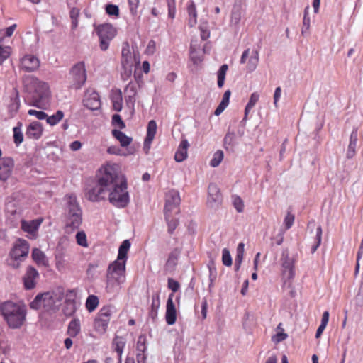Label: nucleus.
<instances>
[{
  "label": "nucleus",
  "instance_id": "f257e3e1",
  "mask_svg": "<svg viewBox=\"0 0 363 363\" xmlns=\"http://www.w3.org/2000/svg\"><path fill=\"white\" fill-rule=\"evenodd\" d=\"M110 179H112L108 186L107 200L113 206L123 208L130 203V195L128 191V182L122 174L120 166L112 163Z\"/></svg>",
  "mask_w": 363,
  "mask_h": 363
},
{
  "label": "nucleus",
  "instance_id": "f03ea898",
  "mask_svg": "<svg viewBox=\"0 0 363 363\" xmlns=\"http://www.w3.org/2000/svg\"><path fill=\"white\" fill-rule=\"evenodd\" d=\"M23 84L26 101L30 106L43 108L48 104L50 91L47 82L29 75L23 77Z\"/></svg>",
  "mask_w": 363,
  "mask_h": 363
},
{
  "label": "nucleus",
  "instance_id": "7ed1b4c3",
  "mask_svg": "<svg viewBox=\"0 0 363 363\" xmlns=\"http://www.w3.org/2000/svg\"><path fill=\"white\" fill-rule=\"evenodd\" d=\"M112 163L102 165L96 176L95 183L86 189L85 197L89 201L101 202L107 199L108 186L112 181L110 179Z\"/></svg>",
  "mask_w": 363,
  "mask_h": 363
},
{
  "label": "nucleus",
  "instance_id": "20e7f679",
  "mask_svg": "<svg viewBox=\"0 0 363 363\" xmlns=\"http://www.w3.org/2000/svg\"><path fill=\"white\" fill-rule=\"evenodd\" d=\"M0 313L10 328L17 329L26 321L27 311L23 303L6 301L0 304Z\"/></svg>",
  "mask_w": 363,
  "mask_h": 363
},
{
  "label": "nucleus",
  "instance_id": "39448f33",
  "mask_svg": "<svg viewBox=\"0 0 363 363\" xmlns=\"http://www.w3.org/2000/svg\"><path fill=\"white\" fill-rule=\"evenodd\" d=\"M65 231L71 234L78 230L82 223V210L76 195L71 194L65 196Z\"/></svg>",
  "mask_w": 363,
  "mask_h": 363
},
{
  "label": "nucleus",
  "instance_id": "423d86ee",
  "mask_svg": "<svg viewBox=\"0 0 363 363\" xmlns=\"http://www.w3.org/2000/svg\"><path fill=\"white\" fill-rule=\"evenodd\" d=\"M63 298V289L57 288L52 291L38 294L30 302V307L35 310L43 308L45 311H55L61 306Z\"/></svg>",
  "mask_w": 363,
  "mask_h": 363
},
{
  "label": "nucleus",
  "instance_id": "0eeeda50",
  "mask_svg": "<svg viewBox=\"0 0 363 363\" xmlns=\"http://www.w3.org/2000/svg\"><path fill=\"white\" fill-rule=\"evenodd\" d=\"M125 268L123 264H113L108 266L106 274V291L110 294H117L121 284L125 281Z\"/></svg>",
  "mask_w": 363,
  "mask_h": 363
},
{
  "label": "nucleus",
  "instance_id": "6e6552de",
  "mask_svg": "<svg viewBox=\"0 0 363 363\" xmlns=\"http://www.w3.org/2000/svg\"><path fill=\"white\" fill-rule=\"evenodd\" d=\"M140 63V57L138 47H123L122 50L121 64L123 80H128L133 72V67H136Z\"/></svg>",
  "mask_w": 363,
  "mask_h": 363
},
{
  "label": "nucleus",
  "instance_id": "1a4fd4ad",
  "mask_svg": "<svg viewBox=\"0 0 363 363\" xmlns=\"http://www.w3.org/2000/svg\"><path fill=\"white\" fill-rule=\"evenodd\" d=\"M69 88L74 89H81L86 81V72L83 62L75 64L69 71Z\"/></svg>",
  "mask_w": 363,
  "mask_h": 363
},
{
  "label": "nucleus",
  "instance_id": "9d476101",
  "mask_svg": "<svg viewBox=\"0 0 363 363\" xmlns=\"http://www.w3.org/2000/svg\"><path fill=\"white\" fill-rule=\"evenodd\" d=\"M95 30L100 40L101 45H108L109 42L116 36V30L110 23L99 25Z\"/></svg>",
  "mask_w": 363,
  "mask_h": 363
},
{
  "label": "nucleus",
  "instance_id": "9b49d317",
  "mask_svg": "<svg viewBox=\"0 0 363 363\" xmlns=\"http://www.w3.org/2000/svg\"><path fill=\"white\" fill-rule=\"evenodd\" d=\"M179 193L176 190H170L166 194V201L164 208V213H179L180 204Z\"/></svg>",
  "mask_w": 363,
  "mask_h": 363
},
{
  "label": "nucleus",
  "instance_id": "f8f14e48",
  "mask_svg": "<svg viewBox=\"0 0 363 363\" xmlns=\"http://www.w3.org/2000/svg\"><path fill=\"white\" fill-rule=\"evenodd\" d=\"M222 202L223 196L219 188L215 184H210L208 188L207 206L212 209H216Z\"/></svg>",
  "mask_w": 363,
  "mask_h": 363
},
{
  "label": "nucleus",
  "instance_id": "ddd939ff",
  "mask_svg": "<svg viewBox=\"0 0 363 363\" xmlns=\"http://www.w3.org/2000/svg\"><path fill=\"white\" fill-rule=\"evenodd\" d=\"M29 252V244L23 239H18L10 252V256L16 261H22Z\"/></svg>",
  "mask_w": 363,
  "mask_h": 363
},
{
  "label": "nucleus",
  "instance_id": "4468645a",
  "mask_svg": "<svg viewBox=\"0 0 363 363\" xmlns=\"http://www.w3.org/2000/svg\"><path fill=\"white\" fill-rule=\"evenodd\" d=\"M281 262L282 275L287 279H291L294 276V260L289 257V251L285 250L281 253Z\"/></svg>",
  "mask_w": 363,
  "mask_h": 363
},
{
  "label": "nucleus",
  "instance_id": "2eb2a0df",
  "mask_svg": "<svg viewBox=\"0 0 363 363\" xmlns=\"http://www.w3.org/2000/svg\"><path fill=\"white\" fill-rule=\"evenodd\" d=\"M39 273L36 269L32 266H28L23 277L24 288L26 290L34 289L36 286L37 280L39 279Z\"/></svg>",
  "mask_w": 363,
  "mask_h": 363
},
{
  "label": "nucleus",
  "instance_id": "dca6fc26",
  "mask_svg": "<svg viewBox=\"0 0 363 363\" xmlns=\"http://www.w3.org/2000/svg\"><path fill=\"white\" fill-rule=\"evenodd\" d=\"M247 58H249L248 69L250 71L255 70L259 61V52L255 47L252 49L248 48L244 51L240 59V62L242 64L245 63Z\"/></svg>",
  "mask_w": 363,
  "mask_h": 363
},
{
  "label": "nucleus",
  "instance_id": "f3484780",
  "mask_svg": "<svg viewBox=\"0 0 363 363\" xmlns=\"http://www.w3.org/2000/svg\"><path fill=\"white\" fill-rule=\"evenodd\" d=\"M14 162L12 158H2L0 162V181L6 182L11 177Z\"/></svg>",
  "mask_w": 363,
  "mask_h": 363
},
{
  "label": "nucleus",
  "instance_id": "a211bd4d",
  "mask_svg": "<svg viewBox=\"0 0 363 363\" xmlns=\"http://www.w3.org/2000/svg\"><path fill=\"white\" fill-rule=\"evenodd\" d=\"M40 67L39 59L33 55H26L21 60V67L26 72L36 71Z\"/></svg>",
  "mask_w": 363,
  "mask_h": 363
},
{
  "label": "nucleus",
  "instance_id": "6ab92c4d",
  "mask_svg": "<svg viewBox=\"0 0 363 363\" xmlns=\"http://www.w3.org/2000/svg\"><path fill=\"white\" fill-rule=\"evenodd\" d=\"M83 103L86 108L91 110H97L101 106L99 96L94 91H86Z\"/></svg>",
  "mask_w": 363,
  "mask_h": 363
},
{
  "label": "nucleus",
  "instance_id": "aec40b11",
  "mask_svg": "<svg viewBox=\"0 0 363 363\" xmlns=\"http://www.w3.org/2000/svg\"><path fill=\"white\" fill-rule=\"evenodd\" d=\"M125 100L127 106L129 108L134 109L135 103V96L138 92V84L136 82H130L125 86Z\"/></svg>",
  "mask_w": 363,
  "mask_h": 363
},
{
  "label": "nucleus",
  "instance_id": "412c9836",
  "mask_svg": "<svg viewBox=\"0 0 363 363\" xmlns=\"http://www.w3.org/2000/svg\"><path fill=\"white\" fill-rule=\"evenodd\" d=\"M173 297L174 294H170L167 301L165 319L167 323L169 325L174 324L177 320V311L173 302Z\"/></svg>",
  "mask_w": 363,
  "mask_h": 363
},
{
  "label": "nucleus",
  "instance_id": "4be33fe9",
  "mask_svg": "<svg viewBox=\"0 0 363 363\" xmlns=\"http://www.w3.org/2000/svg\"><path fill=\"white\" fill-rule=\"evenodd\" d=\"M43 132L42 124L38 121H33L27 127L26 135L28 138L38 140L41 138Z\"/></svg>",
  "mask_w": 363,
  "mask_h": 363
},
{
  "label": "nucleus",
  "instance_id": "5701e85b",
  "mask_svg": "<svg viewBox=\"0 0 363 363\" xmlns=\"http://www.w3.org/2000/svg\"><path fill=\"white\" fill-rule=\"evenodd\" d=\"M206 51L202 47H190L189 57L193 65L197 67L203 61Z\"/></svg>",
  "mask_w": 363,
  "mask_h": 363
},
{
  "label": "nucleus",
  "instance_id": "b1692460",
  "mask_svg": "<svg viewBox=\"0 0 363 363\" xmlns=\"http://www.w3.org/2000/svg\"><path fill=\"white\" fill-rule=\"evenodd\" d=\"M130 247V242L128 240H124L122 244L120 245L118 249V254L117 259L115 260L112 264H123L125 268V262L127 259V253Z\"/></svg>",
  "mask_w": 363,
  "mask_h": 363
},
{
  "label": "nucleus",
  "instance_id": "393cba45",
  "mask_svg": "<svg viewBox=\"0 0 363 363\" xmlns=\"http://www.w3.org/2000/svg\"><path fill=\"white\" fill-rule=\"evenodd\" d=\"M42 221V219H35L30 221L22 220L21 228L23 231L35 237Z\"/></svg>",
  "mask_w": 363,
  "mask_h": 363
},
{
  "label": "nucleus",
  "instance_id": "a878e982",
  "mask_svg": "<svg viewBox=\"0 0 363 363\" xmlns=\"http://www.w3.org/2000/svg\"><path fill=\"white\" fill-rule=\"evenodd\" d=\"M189 143L186 138H183L175 152L174 159L177 162H182L185 160L188 156V148Z\"/></svg>",
  "mask_w": 363,
  "mask_h": 363
},
{
  "label": "nucleus",
  "instance_id": "bb28decb",
  "mask_svg": "<svg viewBox=\"0 0 363 363\" xmlns=\"http://www.w3.org/2000/svg\"><path fill=\"white\" fill-rule=\"evenodd\" d=\"M80 332V320L78 318H74L68 324L67 333L70 337H75Z\"/></svg>",
  "mask_w": 363,
  "mask_h": 363
},
{
  "label": "nucleus",
  "instance_id": "cd10ccee",
  "mask_svg": "<svg viewBox=\"0 0 363 363\" xmlns=\"http://www.w3.org/2000/svg\"><path fill=\"white\" fill-rule=\"evenodd\" d=\"M32 258L33 261L39 266H48V260L45 253L38 248H35L33 250Z\"/></svg>",
  "mask_w": 363,
  "mask_h": 363
},
{
  "label": "nucleus",
  "instance_id": "c85d7f7f",
  "mask_svg": "<svg viewBox=\"0 0 363 363\" xmlns=\"http://www.w3.org/2000/svg\"><path fill=\"white\" fill-rule=\"evenodd\" d=\"M112 135L117 140L119 141L122 147H126L132 142V138L127 136L124 133L119 130L113 129L112 130Z\"/></svg>",
  "mask_w": 363,
  "mask_h": 363
},
{
  "label": "nucleus",
  "instance_id": "c756f323",
  "mask_svg": "<svg viewBox=\"0 0 363 363\" xmlns=\"http://www.w3.org/2000/svg\"><path fill=\"white\" fill-rule=\"evenodd\" d=\"M242 18V9L240 6H234L231 11L230 25L238 26Z\"/></svg>",
  "mask_w": 363,
  "mask_h": 363
},
{
  "label": "nucleus",
  "instance_id": "7c9ffc66",
  "mask_svg": "<svg viewBox=\"0 0 363 363\" xmlns=\"http://www.w3.org/2000/svg\"><path fill=\"white\" fill-rule=\"evenodd\" d=\"M259 94L257 92H253L250 97L249 101L245 108V116L242 122H245L247 120V116L252 108L255 106L256 103L259 101Z\"/></svg>",
  "mask_w": 363,
  "mask_h": 363
},
{
  "label": "nucleus",
  "instance_id": "2f4dec72",
  "mask_svg": "<svg viewBox=\"0 0 363 363\" xmlns=\"http://www.w3.org/2000/svg\"><path fill=\"white\" fill-rule=\"evenodd\" d=\"M111 101L115 111H121L123 108L122 92L120 89L114 92L111 96Z\"/></svg>",
  "mask_w": 363,
  "mask_h": 363
},
{
  "label": "nucleus",
  "instance_id": "473e14b6",
  "mask_svg": "<svg viewBox=\"0 0 363 363\" xmlns=\"http://www.w3.org/2000/svg\"><path fill=\"white\" fill-rule=\"evenodd\" d=\"M164 218L167 225V231L169 234H172L179 224V220L173 218L174 213H164Z\"/></svg>",
  "mask_w": 363,
  "mask_h": 363
},
{
  "label": "nucleus",
  "instance_id": "72a5a7b5",
  "mask_svg": "<svg viewBox=\"0 0 363 363\" xmlns=\"http://www.w3.org/2000/svg\"><path fill=\"white\" fill-rule=\"evenodd\" d=\"M20 107V99L18 91L14 89L13 95L11 97V104L9 105V111L11 115L16 113Z\"/></svg>",
  "mask_w": 363,
  "mask_h": 363
},
{
  "label": "nucleus",
  "instance_id": "f704fd0d",
  "mask_svg": "<svg viewBox=\"0 0 363 363\" xmlns=\"http://www.w3.org/2000/svg\"><path fill=\"white\" fill-rule=\"evenodd\" d=\"M23 124L21 122H18L17 125L13 128V142L16 146H18L23 141V135L22 132Z\"/></svg>",
  "mask_w": 363,
  "mask_h": 363
},
{
  "label": "nucleus",
  "instance_id": "c9c22d12",
  "mask_svg": "<svg viewBox=\"0 0 363 363\" xmlns=\"http://www.w3.org/2000/svg\"><path fill=\"white\" fill-rule=\"evenodd\" d=\"M187 11L189 16V25L193 27L196 23L197 13L196 5L194 1H191L187 6Z\"/></svg>",
  "mask_w": 363,
  "mask_h": 363
},
{
  "label": "nucleus",
  "instance_id": "e433bc0d",
  "mask_svg": "<svg viewBox=\"0 0 363 363\" xmlns=\"http://www.w3.org/2000/svg\"><path fill=\"white\" fill-rule=\"evenodd\" d=\"M160 306V294H155L152 296V303L150 315L152 318L157 315L158 309Z\"/></svg>",
  "mask_w": 363,
  "mask_h": 363
},
{
  "label": "nucleus",
  "instance_id": "4c0bfd02",
  "mask_svg": "<svg viewBox=\"0 0 363 363\" xmlns=\"http://www.w3.org/2000/svg\"><path fill=\"white\" fill-rule=\"evenodd\" d=\"M64 113L58 110L55 114L48 116L47 115V118H45L46 122L51 126H54L59 123V122L63 118Z\"/></svg>",
  "mask_w": 363,
  "mask_h": 363
},
{
  "label": "nucleus",
  "instance_id": "58836bf2",
  "mask_svg": "<svg viewBox=\"0 0 363 363\" xmlns=\"http://www.w3.org/2000/svg\"><path fill=\"white\" fill-rule=\"evenodd\" d=\"M109 322L106 320L101 319L99 317H96L94 323V326L96 331L102 333L106 330Z\"/></svg>",
  "mask_w": 363,
  "mask_h": 363
},
{
  "label": "nucleus",
  "instance_id": "ea45409f",
  "mask_svg": "<svg viewBox=\"0 0 363 363\" xmlns=\"http://www.w3.org/2000/svg\"><path fill=\"white\" fill-rule=\"evenodd\" d=\"M228 69V66L227 65H223L218 69L217 72V77H218V86L219 88L223 87L225 79V75L226 72Z\"/></svg>",
  "mask_w": 363,
  "mask_h": 363
},
{
  "label": "nucleus",
  "instance_id": "a19ab883",
  "mask_svg": "<svg viewBox=\"0 0 363 363\" xmlns=\"http://www.w3.org/2000/svg\"><path fill=\"white\" fill-rule=\"evenodd\" d=\"M99 305V299L96 296L90 295L88 296L86 301V309L91 312L94 311Z\"/></svg>",
  "mask_w": 363,
  "mask_h": 363
},
{
  "label": "nucleus",
  "instance_id": "79ce46f5",
  "mask_svg": "<svg viewBox=\"0 0 363 363\" xmlns=\"http://www.w3.org/2000/svg\"><path fill=\"white\" fill-rule=\"evenodd\" d=\"M112 313L113 308L111 306H104L100 309L96 316L110 322Z\"/></svg>",
  "mask_w": 363,
  "mask_h": 363
},
{
  "label": "nucleus",
  "instance_id": "37998d69",
  "mask_svg": "<svg viewBox=\"0 0 363 363\" xmlns=\"http://www.w3.org/2000/svg\"><path fill=\"white\" fill-rule=\"evenodd\" d=\"M115 350L118 356H122L123 348L125 345L124 339L121 337H116L113 341Z\"/></svg>",
  "mask_w": 363,
  "mask_h": 363
},
{
  "label": "nucleus",
  "instance_id": "c03bdc74",
  "mask_svg": "<svg viewBox=\"0 0 363 363\" xmlns=\"http://www.w3.org/2000/svg\"><path fill=\"white\" fill-rule=\"evenodd\" d=\"M77 310V303L65 302L62 311L65 316L70 317L74 315Z\"/></svg>",
  "mask_w": 363,
  "mask_h": 363
},
{
  "label": "nucleus",
  "instance_id": "a18cd8bd",
  "mask_svg": "<svg viewBox=\"0 0 363 363\" xmlns=\"http://www.w3.org/2000/svg\"><path fill=\"white\" fill-rule=\"evenodd\" d=\"M157 123L154 120L149 121L145 138H148V140H153L157 132Z\"/></svg>",
  "mask_w": 363,
  "mask_h": 363
},
{
  "label": "nucleus",
  "instance_id": "49530a36",
  "mask_svg": "<svg viewBox=\"0 0 363 363\" xmlns=\"http://www.w3.org/2000/svg\"><path fill=\"white\" fill-rule=\"evenodd\" d=\"M232 201L234 208L238 213H242L244 211V202L240 196L238 195H233Z\"/></svg>",
  "mask_w": 363,
  "mask_h": 363
},
{
  "label": "nucleus",
  "instance_id": "de8ad7c7",
  "mask_svg": "<svg viewBox=\"0 0 363 363\" xmlns=\"http://www.w3.org/2000/svg\"><path fill=\"white\" fill-rule=\"evenodd\" d=\"M223 157H224L223 152L222 150H217L213 154V158L211 159V160L210 162L211 166L213 167H218L222 162Z\"/></svg>",
  "mask_w": 363,
  "mask_h": 363
},
{
  "label": "nucleus",
  "instance_id": "09e8293b",
  "mask_svg": "<svg viewBox=\"0 0 363 363\" xmlns=\"http://www.w3.org/2000/svg\"><path fill=\"white\" fill-rule=\"evenodd\" d=\"M77 294L76 289H69L65 293L64 292L65 302L77 303Z\"/></svg>",
  "mask_w": 363,
  "mask_h": 363
},
{
  "label": "nucleus",
  "instance_id": "8fccbe9b",
  "mask_svg": "<svg viewBox=\"0 0 363 363\" xmlns=\"http://www.w3.org/2000/svg\"><path fill=\"white\" fill-rule=\"evenodd\" d=\"M322 240V228L320 226H318L316 229V234H315V245L311 248V252L313 253L316 251L318 247L320 246Z\"/></svg>",
  "mask_w": 363,
  "mask_h": 363
},
{
  "label": "nucleus",
  "instance_id": "3c124183",
  "mask_svg": "<svg viewBox=\"0 0 363 363\" xmlns=\"http://www.w3.org/2000/svg\"><path fill=\"white\" fill-rule=\"evenodd\" d=\"M76 240L79 245L82 247H87V240L86 233L84 231H79L76 234Z\"/></svg>",
  "mask_w": 363,
  "mask_h": 363
},
{
  "label": "nucleus",
  "instance_id": "603ef678",
  "mask_svg": "<svg viewBox=\"0 0 363 363\" xmlns=\"http://www.w3.org/2000/svg\"><path fill=\"white\" fill-rule=\"evenodd\" d=\"M79 16V10L77 8H72L70 11V18L72 19V28H76L77 27Z\"/></svg>",
  "mask_w": 363,
  "mask_h": 363
},
{
  "label": "nucleus",
  "instance_id": "864d4df0",
  "mask_svg": "<svg viewBox=\"0 0 363 363\" xmlns=\"http://www.w3.org/2000/svg\"><path fill=\"white\" fill-rule=\"evenodd\" d=\"M222 262L227 267L232 265V258L230 251L227 248H224L222 251Z\"/></svg>",
  "mask_w": 363,
  "mask_h": 363
},
{
  "label": "nucleus",
  "instance_id": "5fc2aeb1",
  "mask_svg": "<svg viewBox=\"0 0 363 363\" xmlns=\"http://www.w3.org/2000/svg\"><path fill=\"white\" fill-rule=\"evenodd\" d=\"M208 269L209 271L208 279L209 281H216L217 278V269L213 262H210L208 264Z\"/></svg>",
  "mask_w": 363,
  "mask_h": 363
},
{
  "label": "nucleus",
  "instance_id": "6e6d98bb",
  "mask_svg": "<svg viewBox=\"0 0 363 363\" xmlns=\"http://www.w3.org/2000/svg\"><path fill=\"white\" fill-rule=\"evenodd\" d=\"M106 12L109 16H119V8L117 5L115 4H107L106 6Z\"/></svg>",
  "mask_w": 363,
  "mask_h": 363
},
{
  "label": "nucleus",
  "instance_id": "4d7b16f0",
  "mask_svg": "<svg viewBox=\"0 0 363 363\" xmlns=\"http://www.w3.org/2000/svg\"><path fill=\"white\" fill-rule=\"evenodd\" d=\"M294 220V215L291 213L290 212H288L284 220V223L286 230H289L292 227Z\"/></svg>",
  "mask_w": 363,
  "mask_h": 363
},
{
  "label": "nucleus",
  "instance_id": "13d9d810",
  "mask_svg": "<svg viewBox=\"0 0 363 363\" xmlns=\"http://www.w3.org/2000/svg\"><path fill=\"white\" fill-rule=\"evenodd\" d=\"M28 115L35 116L38 120H44L47 118V113L43 111L30 109L28 111Z\"/></svg>",
  "mask_w": 363,
  "mask_h": 363
},
{
  "label": "nucleus",
  "instance_id": "bf43d9fd",
  "mask_svg": "<svg viewBox=\"0 0 363 363\" xmlns=\"http://www.w3.org/2000/svg\"><path fill=\"white\" fill-rule=\"evenodd\" d=\"M357 129H354L352 133H351V135H350V143H349V145H348V147H350V149H352V148H355L356 149V147H357Z\"/></svg>",
  "mask_w": 363,
  "mask_h": 363
},
{
  "label": "nucleus",
  "instance_id": "052dcab7",
  "mask_svg": "<svg viewBox=\"0 0 363 363\" xmlns=\"http://www.w3.org/2000/svg\"><path fill=\"white\" fill-rule=\"evenodd\" d=\"M112 124L115 126L118 127L120 129H123L125 127V125L121 117L118 114H114L112 117Z\"/></svg>",
  "mask_w": 363,
  "mask_h": 363
},
{
  "label": "nucleus",
  "instance_id": "680f3d73",
  "mask_svg": "<svg viewBox=\"0 0 363 363\" xmlns=\"http://www.w3.org/2000/svg\"><path fill=\"white\" fill-rule=\"evenodd\" d=\"M10 48L11 47H0V65L9 57Z\"/></svg>",
  "mask_w": 363,
  "mask_h": 363
},
{
  "label": "nucleus",
  "instance_id": "e2e57ef3",
  "mask_svg": "<svg viewBox=\"0 0 363 363\" xmlns=\"http://www.w3.org/2000/svg\"><path fill=\"white\" fill-rule=\"evenodd\" d=\"M308 8H306L304 11V16L303 18V28H302V33L306 32L310 28V17L308 16Z\"/></svg>",
  "mask_w": 363,
  "mask_h": 363
},
{
  "label": "nucleus",
  "instance_id": "0e129e2a",
  "mask_svg": "<svg viewBox=\"0 0 363 363\" xmlns=\"http://www.w3.org/2000/svg\"><path fill=\"white\" fill-rule=\"evenodd\" d=\"M287 337H288V335L286 333H285L283 331H279L272 337V340L274 343H279V342H282L284 340H286L287 338Z\"/></svg>",
  "mask_w": 363,
  "mask_h": 363
},
{
  "label": "nucleus",
  "instance_id": "69168bd1",
  "mask_svg": "<svg viewBox=\"0 0 363 363\" xmlns=\"http://www.w3.org/2000/svg\"><path fill=\"white\" fill-rule=\"evenodd\" d=\"M146 340L145 337L143 335H140L138 337V342H137V350L139 352H141L143 353L147 350V345L145 342Z\"/></svg>",
  "mask_w": 363,
  "mask_h": 363
},
{
  "label": "nucleus",
  "instance_id": "338daca9",
  "mask_svg": "<svg viewBox=\"0 0 363 363\" xmlns=\"http://www.w3.org/2000/svg\"><path fill=\"white\" fill-rule=\"evenodd\" d=\"M169 17L174 18L176 13L175 0H167Z\"/></svg>",
  "mask_w": 363,
  "mask_h": 363
},
{
  "label": "nucleus",
  "instance_id": "774afa93",
  "mask_svg": "<svg viewBox=\"0 0 363 363\" xmlns=\"http://www.w3.org/2000/svg\"><path fill=\"white\" fill-rule=\"evenodd\" d=\"M235 133L233 132H228L223 139V143L225 145H233L235 140Z\"/></svg>",
  "mask_w": 363,
  "mask_h": 363
}]
</instances>
